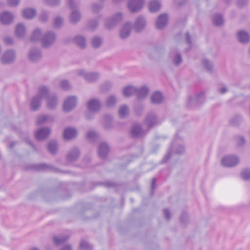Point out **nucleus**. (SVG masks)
I'll list each match as a JSON object with an SVG mask.
<instances>
[{"label": "nucleus", "instance_id": "obj_64", "mask_svg": "<svg viewBox=\"0 0 250 250\" xmlns=\"http://www.w3.org/2000/svg\"><path fill=\"white\" fill-rule=\"evenodd\" d=\"M28 143H29L30 145H31V146H32V144L31 143V142L29 141H28L27 142Z\"/></svg>", "mask_w": 250, "mask_h": 250}, {"label": "nucleus", "instance_id": "obj_1", "mask_svg": "<svg viewBox=\"0 0 250 250\" xmlns=\"http://www.w3.org/2000/svg\"><path fill=\"white\" fill-rule=\"evenodd\" d=\"M43 99H45L46 105L49 109H54L58 104V99L56 95L50 93L47 86L42 85L39 88L37 94L31 101L32 109H38L40 107L41 101Z\"/></svg>", "mask_w": 250, "mask_h": 250}, {"label": "nucleus", "instance_id": "obj_11", "mask_svg": "<svg viewBox=\"0 0 250 250\" xmlns=\"http://www.w3.org/2000/svg\"><path fill=\"white\" fill-rule=\"evenodd\" d=\"M132 28V25L130 22L126 21L124 23L120 28V37L123 39L128 38L131 34Z\"/></svg>", "mask_w": 250, "mask_h": 250}, {"label": "nucleus", "instance_id": "obj_56", "mask_svg": "<svg viewBox=\"0 0 250 250\" xmlns=\"http://www.w3.org/2000/svg\"><path fill=\"white\" fill-rule=\"evenodd\" d=\"M47 14L46 13H43L41 16V20H42V21H45L47 20Z\"/></svg>", "mask_w": 250, "mask_h": 250}, {"label": "nucleus", "instance_id": "obj_20", "mask_svg": "<svg viewBox=\"0 0 250 250\" xmlns=\"http://www.w3.org/2000/svg\"><path fill=\"white\" fill-rule=\"evenodd\" d=\"M161 7V2L160 0H151L148 3V9L151 12H157Z\"/></svg>", "mask_w": 250, "mask_h": 250}, {"label": "nucleus", "instance_id": "obj_5", "mask_svg": "<svg viewBox=\"0 0 250 250\" xmlns=\"http://www.w3.org/2000/svg\"><path fill=\"white\" fill-rule=\"evenodd\" d=\"M75 73L77 75L84 78L85 80L88 82H94L99 78L98 73L88 72L83 69L77 70Z\"/></svg>", "mask_w": 250, "mask_h": 250}, {"label": "nucleus", "instance_id": "obj_12", "mask_svg": "<svg viewBox=\"0 0 250 250\" xmlns=\"http://www.w3.org/2000/svg\"><path fill=\"white\" fill-rule=\"evenodd\" d=\"M27 57L28 60L31 62H38L42 58V54L41 50L37 47L31 48L29 50Z\"/></svg>", "mask_w": 250, "mask_h": 250}, {"label": "nucleus", "instance_id": "obj_30", "mask_svg": "<svg viewBox=\"0 0 250 250\" xmlns=\"http://www.w3.org/2000/svg\"><path fill=\"white\" fill-rule=\"evenodd\" d=\"M137 88L135 86L128 85L125 87L123 90V95L125 97H129L133 94H136Z\"/></svg>", "mask_w": 250, "mask_h": 250}, {"label": "nucleus", "instance_id": "obj_32", "mask_svg": "<svg viewBox=\"0 0 250 250\" xmlns=\"http://www.w3.org/2000/svg\"><path fill=\"white\" fill-rule=\"evenodd\" d=\"M237 37L239 41L243 43L247 42L250 40L249 34L244 31H239L237 34Z\"/></svg>", "mask_w": 250, "mask_h": 250}, {"label": "nucleus", "instance_id": "obj_40", "mask_svg": "<svg viewBox=\"0 0 250 250\" xmlns=\"http://www.w3.org/2000/svg\"><path fill=\"white\" fill-rule=\"evenodd\" d=\"M87 138L90 141H94L98 137V134L93 130L88 131L86 134Z\"/></svg>", "mask_w": 250, "mask_h": 250}, {"label": "nucleus", "instance_id": "obj_35", "mask_svg": "<svg viewBox=\"0 0 250 250\" xmlns=\"http://www.w3.org/2000/svg\"><path fill=\"white\" fill-rule=\"evenodd\" d=\"M68 238V236L67 235L64 236H55L53 237V242L56 245H60L63 242L67 240Z\"/></svg>", "mask_w": 250, "mask_h": 250}, {"label": "nucleus", "instance_id": "obj_39", "mask_svg": "<svg viewBox=\"0 0 250 250\" xmlns=\"http://www.w3.org/2000/svg\"><path fill=\"white\" fill-rule=\"evenodd\" d=\"M202 64L203 66L206 68V69L208 71H211L213 69V64L206 59H204L202 60Z\"/></svg>", "mask_w": 250, "mask_h": 250}, {"label": "nucleus", "instance_id": "obj_53", "mask_svg": "<svg viewBox=\"0 0 250 250\" xmlns=\"http://www.w3.org/2000/svg\"><path fill=\"white\" fill-rule=\"evenodd\" d=\"M98 24V20H95L90 22L89 26L91 28L94 29L97 26Z\"/></svg>", "mask_w": 250, "mask_h": 250}, {"label": "nucleus", "instance_id": "obj_25", "mask_svg": "<svg viewBox=\"0 0 250 250\" xmlns=\"http://www.w3.org/2000/svg\"><path fill=\"white\" fill-rule=\"evenodd\" d=\"M145 132L139 125H134L131 128V134L134 137H141L145 134Z\"/></svg>", "mask_w": 250, "mask_h": 250}, {"label": "nucleus", "instance_id": "obj_55", "mask_svg": "<svg viewBox=\"0 0 250 250\" xmlns=\"http://www.w3.org/2000/svg\"><path fill=\"white\" fill-rule=\"evenodd\" d=\"M163 211L165 217L167 219H169L170 217V213L169 211L167 209H164Z\"/></svg>", "mask_w": 250, "mask_h": 250}, {"label": "nucleus", "instance_id": "obj_7", "mask_svg": "<svg viewBox=\"0 0 250 250\" xmlns=\"http://www.w3.org/2000/svg\"><path fill=\"white\" fill-rule=\"evenodd\" d=\"M239 159L234 155H227L225 156L221 160L222 166L227 167H232L239 163Z\"/></svg>", "mask_w": 250, "mask_h": 250}, {"label": "nucleus", "instance_id": "obj_50", "mask_svg": "<svg viewBox=\"0 0 250 250\" xmlns=\"http://www.w3.org/2000/svg\"><path fill=\"white\" fill-rule=\"evenodd\" d=\"M68 7L71 9L75 8L78 6V3L75 2L73 0H68L67 1Z\"/></svg>", "mask_w": 250, "mask_h": 250}, {"label": "nucleus", "instance_id": "obj_59", "mask_svg": "<svg viewBox=\"0 0 250 250\" xmlns=\"http://www.w3.org/2000/svg\"><path fill=\"white\" fill-rule=\"evenodd\" d=\"M238 140L240 142V143L239 144L240 145L244 143V139L242 137H238Z\"/></svg>", "mask_w": 250, "mask_h": 250}, {"label": "nucleus", "instance_id": "obj_34", "mask_svg": "<svg viewBox=\"0 0 250 250\" xmlns=\"http://www.w3.org/2000/svg\"><path fill=\"white\" fill-rule=\"evenodd\" d=\"M74 42L81 48H84L86 46L85 40L82 36H76L74 39Z\"/></svg>", "mask_w": 250, "mask_h": 250}, {"label": "nucleus", "instance_id": "obj_31", "mask_svg": "<svg viewBox=\"0 0 250 250\" xmlns=\"http://www.w3.org/2000/svg\"><path fill=\"white\" fill-rule=\"evenodd\" d=\"M148 92V88L146 86H143L139 89L137 88L136 94L139 98H144L147 95Z\"/></svg>", "mask_w": 250, "mask_h": 250}, {"label": "nucleus", "instance_id": "obj_19", "mask_svg": "<svg viewBox=\"0 0 250 250\" xmlns=\"http://www.w3.org/2000/svg\"><path fill=\"white\" fill-rule=\"evenodd\" d=\"M168 16L166 14H162L160 15L156 21V26L158 29H162L164 27L167 23Z\"/></svg>", "mask_w": 250, "mask_h": 250}, {"label": "nucleus", "instance_id": "obj_17", "mask_svg": "<svg viewBox=\"0 0 250 250\" xmlns=\"http://www.w3.org/2000/svg\"><path fill=\"white\" fill-rule=\"evenodd\" d=\"M78 134V131L75 127H68L64 129L63 137L66 140H71L75 138Z\"/></svg>", "mask_w": 250, "mask_h": 250}, {"label": "nucleus", "instance_id": "obj_4", "mask_svg": "<svg viewBox=\"0 0 250 250\" xmlns=\"http://www.w3.org/2000/svg\"><path fill=\"white\" fill-rule=\"evenodd\" d=\"M146 0H128L127 9L131 13H138L144 7Z\"/></svg>", "mask_w": 250, "mask_h": 250}, {"label": "nucleus", "instance_id": "obj_29", "mask_svg": "<svg viewBox=\"0 0 250 250\" xmlns=\"http://www.w3.org/2000/svg\"><path fill=\"white\" fill-rule=\"evenodd\" d=\"M170 56L173 63L175 65H179L182 62L181 55L175 51H172L170 53Z\"/></svg>", "mask_w": 250, "mask_h": 250}, {"label": "nucleus", "instance_id": "obj_13", "mask_svg": "<svg viewBox=\"0 0 250 250\" xmlns=\"http://www.w3.org/2000/svg\"><path fill=\"white\" fill-rule=\"evenodd\" d=\"M180 142L179 140L174 141L172 145L171 150L167 153L163 159L164 162H167L170 158L171 151H174L175 153L178 154H181L185 151V147L182 144L178 143Z\"/></svg>", "mask_w": 250, "mask_h": 250}, {"label": "nucleus", "instance_id": "obj_38", "mask_svg": "<svg viewBox=\"0 0 250 250\" xmlns=\"http://www.w3.org/2000/svg\"><path fill=\"white\" fill-rule=\"evenodd\" d=\"M116 101V97L113 95H111L107 98L105 104L107 106L111 107L115 105Z\"/></svg>", "mask_w": 250, "mask_h": 250}, {"label": "nucleus", "instance_id": "obj_33", "mask_svg": "<svg viewBox=\"0 0 250 250\" xmlns=\"http://www.w3.org/2000/svg\"><path fill=\"white\" fill-rule=\"evenodd\" d=\"M81 18V15L80 12L75 10H73L69 17L70 21L71 22L75 23L79 21Z\"/></svg>", "mask_w": 250, "mask_h": 250}, {"label": "nucleus", "instance_id": "obj_16", "mask_svg": "<svg viewBox=\"0 0 250 250\" xmlns=\"http://www.w3.org/2000/svg\"><path fill=\"white\" fill-rule=\"evenodd\" d=\"M145 124L149 128L155 126L159 123V122L154 113H149L146 116Z\"/></svg>", "mask_w": 250, "mask_h": 250}, {"label": "nucleus", "instance_id": "obj_46", "mask_svg": "<svg viewBox=\"0 0 250 250\" xmlns=\"http://www.w3.org/2000/svg\"><path fill=\"white\" fill-rule=\"evenodd\" d=\"M241 176L245 180L250 179V169H246L243 170L241 172Z\"/></svg>", "mask_w": 250, "mask_h": 250}, {"label": "nucleus", "instance_id": "obj_54", "mask_svg": "<svg viewBox=\"0 0 250 250\" xmlns=\"http://www.w3.org/2000/svg\"><path fill=\"white\" fill-rule=\"evenodd\" d=\"M218 91L220 93L224 94L228 91V89L226 86L223 85L219 88Z\"/></svg>", "mask_w": 250, "mask_h": 250}, {"label": "nucleus", "instance_id": "obj_42", "mask_svg": "<svg viewBox=\"0 0 250 250\" xmlns=\"http://www.w3.org/2000/svg\"><path fill=\"white\" fill-rule=\"evenodd\" d=\"M104 127L106 129H109L112 126V118L110 116L106 115L104 117Z\"/></svg>", "mask_w": 250, "mask_h": 250}, {"label": "nucleus", "instance_id": "obj_48", "mask_svg": "<svg viewBox=\"0 0 250 250\" xmlns=\"http://www.w3.org/2000/svg\"><path fill=\"white\" fill-rule=\"evenodd\" d=\"M103 7L102 4H93L92 5V10L94 12L99 11Z\"/></svg>", "mask_w": 250, "mask_h": 250}, {"label": "nucleus", "instance_id": "obj_22", "mask_svg": "<svg viewBox=\"0 0 250 250\" xmlns=\"http://www.w3.org/2000/svg\"><path fill=\"white\" fill-rule=\"evenodd\" d=\"M16 36L19 38H22L26 34V28L22 23L18 24L15 27Z\"/></svg>", "mask_w": 250, "mask_h": 250}, {"label": "nucleus", "instance_id": "obj_14", "mask_svg": "<svg viewBox=\"0 0 250 250\" xmlns=\"http://www.w3.org/2000/svg\"><path fill=\"white\" fill-rule=\"evenodd\" d=\"M204 100V95L203 93H200L198 95L189 97L187 102V105L191 107L202 104Z\"/></svg>", "mask_w": 250, "mask_h": 250}, {"label": "nucleus", "instance_id": "obj_45", "mask_svg": "<svg viewBox=\"0 0 250 250\" xmlns=\"http://www.w3.org/2000/svg\"><path fill=\"white\" fill-rule=\"evenodd\" d=\"M63 24V19L60 17H56L54 21L53 25L56 27H59Z\"/></svg>", "mask_w": 250, "mask_h": 250}, {"label": "nucleus", "instance_id": "obj_52", "mask_svg": "<svg viewBox=\"0 0 250 250\" xmlns=\"http://www.w3.org/2000/svg\"><path fill=\"white\" fill-rule=\"evenodd\" d=\"M7 2L10 6H15L19 4L20 0H7Z\"/></svg>", "mask_w": 250, "mask_h": 250}, {"label": "nucleus", "instance_id": "obj_51", "mask_svg": "<svg viewBox=\"0 0 250 250\" xmlns=\"http://www.w3.org/2000/svg\"><path fill=\"white\" fill-rule=\"evenodd\" d=\"M4 42L7 45H11L14 43V40L10 37H6L4 39Z\"/></svg>", "mask_w": 250, "mask_h": 250}, {"label": "nucleus", "instance_id": "obj_9", "mask_svg": "<svg viewBox=\"0 0 250 250\" xmlns=\"http://www.w3.org/2000/svg\"><path fill=\"white\" fill-rule=\"evenodd\" d=\"M146 25V18L140 15L135 19L132 28L135 32H141L145 28Z\"/></svg>", "mask_w": 250, "mask_h": 250}, {"label": "nucleus", "instance_id": "obj_37", "mask_svg": "<svg viewBox=\"0 0 250 250\" xmlns=\"http://www.w3.org/2000/svg\"><path fill=\"white\" fill-rule=\"evenodd\" d=\"M129 113L128 107L125 105L121 106L119 109V115L120 117L123 118L127 116Z\"/></svg>", "mask_w": 250, "mask_h": 250}, {"label": "nucleus", "instance_id": "obj_43", "mask_svg": "<svg viewBox=\"0 0 250 250\" xmlns=\"http://www.w3.org/2000/svg\"><path fill=\"white\" fill-rule=\"evenodd\" d=\"M102 43V39L100 37H94L92 40V44L94 47H98Z\"/></svg>", "mask_w": 250, "mask_h": 250}, {"label": "nucleus", "instance_id": "obj_63", "mask_svg": "<svg viewBox=\"0 0 250 250\" xmlns=\"http://www.w3.org/2000/svg\"><path fill=\"white\" fill-rule=\"evenodd\" d=\"M31 250H39L37 248H32L31 249Z\"/></svg>", "mask_w": 250, "mask_h": 250}, {"label": "nucleus", "instance_id": "obj_8", "mask_svg": "<svg viewBox=\"0 0 250 250\" xmlns=\"http://www.w3.org/2000/svg\"><path fill=\"white\" fill-rule=\"evenodd\" d=\"M16 59V51L12 49H9L2 54L1 57V62L3 64H10L15 62Z\"/></svg>", "mask_w": 250, "mask_h": 250}, {"label": "nucleus", "instance_id": "obj_62", "mask_svg": "<svg viewBox=\"0 0 250 250\" xmlns=\"http://www.w3.org/2000/svg\"><path fill=\"white\" fill-rule=\"evenodd\" d=\"M44 167V165H41L39 166V167L38 168L39 169H43Z\"/></svg>", "mask_w": 250, "mask_h": 250}, {"label": "nucleus", "instance_id": "obj_27", "mask_svg": "<svg viewBox=\"0 0 250 250\" xmlns=\"http://www.w3.org/2000/svg\"><path fill=\"white\" fill-rule=\"evenodd\" d=\"M54 121V117L48 115H42L37 118V123L38 125L45 124L47 122H52Z\"/></svg>", "mask_w": 250, "mask_h": 250}, {"label": "nucleus", "instance_id": "obj_18", "mask_svg": "<svg viewBox=\"0 0 250 250\" xmlns=\"http://www.w3.org/2000/svg\"><path fill=\"white\" fill-rule=\"evenodd\" d=\"M51 130L49 128L43 127L38 130L35 132V137L38 140H42L46 138L49 134Z\"/></svg>", "mask_w": 250, "mask_h": 250}, {"label": "nucleus", "instance_id": "obj_23", "mask_svg": "<svg viewBox=\"0 0 250 250\" xmlns=\"http://www.w3.org/2000/svg\"><path fill=\"white\" fill-rule=\"evenodd\" d=\"M79 155L78 149L76 147L72 148L67 153V160L69 162L74 161L79 156Z\"/></svg>", "mask_w": 250, "mask_h": 250}, {"label": "nucleus", "instance_id": "obj_15", "mask_svg": "<svg viewBox=\"0 0 250 250\" xmlns=\"http://www.w3.org/2000/svg\"><path fill=\"white\" fill-rule=\"evenodd\" d=\"M14 15L7 11L2 12L0 14V21L5 25L11 23L14 21Z\"/></svg>", "mask_w": 250, "mask_h": 250}, {"label": "nucleus", "instance_id": "obj_24", "mask_svg": "<svg viewBox=\"0 0 250 250\" xmlns=\"http://www.w3.org/2000/svg\"><path fill=\"white\" fill-rule=\"evenodd\" d=\"M43 36L41 30L39 28H35L30 37V40L32 42H37L40 41L41 42L42 38Z\"/></svg>", "mask_w": 250, "mask_h": 250}, {"label": "nucleus", "instance_id": "obj_57", "mask_svg": "<svg viewBox=\"0 0 250 250\" xmlns=\"http://www.w3.org/2000/svg\"><path fill=\"white\" fill-rule=\"evenodd\" d=\"M186 40H187L188 43V44H189V45L191 44V41H190V37L188 35V33H187L186 34Z\"/></svg>", "mask_w": 250, "mask_h": 250}, {"label": "nucleus", "instance_id": "obj_44", "mask_svg": "<svg viewBox=\"0 0 250 250\" xmlns=\"http://www.w3.org/2000/svg\"><path fill=\"white\" fill-rule=\"evenodd\" d=\"M60 86L61 88L64 90H68L71 88V85L66 80H62L60 82Z\"/></svg>", "mask_w": 250, "mask_h": 250}, {"label": "nucleus", "instance_id": "obj_6", "mask_svg": "<svg viewBox=\"0 0 250 250\" xmlns=\"http://www.w3.org/2000/svg\"><path fill=\"white\" fill-rule=\"evenodd\" d=\"M56 36L54 32L48 31L43 35L41 40L42 46L44 48L50 46L54 42Z\"/></svg>", "mask_w": 250, "mask_h": 250}, {"label": "nucleus", "instance_id": "obj_36", "mask_svg": "<svg viewBox=\"0 0 250 250\" xmlns=\"http://www.w3.org/2000/svg\"><path fill=\"white\" fill-rule=\"evenodd\" d=\"M224 20L222 15L216 14L213 17V22L216 26L221 25L223 24Z\"/></svg>", "mask_w": 250, "mask_h": 250}, {"label": "nucleus", "instance_id": "obj_61", "mask_svg": "<svg viewBox=\"0 0 250 250\" xmlns=\"http://www.w3.org/2000/svg\"><path fill=\"white\" fill-rule=\"evenodd\" d=\"M125 0H112L113 2L115 4H119Z\"/></svg>", "mask_w": 250, "mask_h": 250}, {"label": "nucleus", "instance_id": "obj_21", "mask_svg": "<svg viewBox=\"0 0 250 250\" xmlns=\"http://www.w3.org/2000/svg\"><path fill=\"white\" fill-rule=\"evenodd\" d=\"M109 151L108 146L105 143L100 144L98 148V154L101 158L105 157Z\"/></svg>", "mask_w": 250, "mask_h": 250}, {"label": "nucleus", "instance_id": "obj_41", "mask_svg": "<svg viewBox=\"0 0 250 250\" xmlns=\"http://www.w3.org/2000/svg\"><path fill=\"white\" fill-rule=\"evenodd\" d=\"M48 150L52 153H55L57 150V145L55 141L50 142L47 146Z\"/></svg>", "mask_w": 250, "mask_h": 250}, {"label": "nucleus", "instance_id": "obj_47", "mask_svg": "<svg viewBox=\"0 0 250 250\" xmlns=\"http://www.w3.org/2000/svg\"><path fill=\"white\" fill-rule=\"evenodd\" d=\"M46 4L51 6H57L60 3V0H43Z\"/></svg>", "mask_w": 250, "mask_h": 250}, {"label": "nucleus", "instance_id": "obj_28", "mask_svg": "<svg viewBox=\"0 0 250 250\" xmlns=\"http://www.w3.org/2000/svg\"><path fill=\"white\" fill-rule=\"evenodd\" d=\"M36 15V11L34 8H27L22 11V16L27 19L33 18Z\"/></svg>", "mask_w": 250, "mask_h": 250}, {"label": "nucleus", "instance_id": "obj_60", "mask_svg": "<svg viewBox=\"0 0 250 250\" xmlns=\"http://www.w3.org/2000/svg\"><path fill=\"white\" fill-rule=\"evenodd\" d=\"M156 182V180L155 178H153L152 181V185H151V188L152 189H154L155 188V183Z\"/></svg>", "mask_w": 250, "mask_h": 250}, {"label": "nucleus", "instance_id": "obj_10", "mask_svg": "<svg viewBox=\"0 0 250 250\" xmlns=\"http://www.w3.org/2000/svg\"><path fill=\"white\" fill-rule=\"evenodd\" d=\"M77 99L76 96H71L67 97L64 101L63 110L69 112L73 109L77 105Z\"/></svg>", "mask_w": 250, "mask_h": 250}, {"label": "nucleus", "instance_id": "obj_58", "mask_svg": "<svg viewBox=\"0 0 250 250\" xmlns=\"http://www.w3.org/2000/svg\"><path fill=\"white\" fill-rule=\"evenodd\" d=\"M61 250H72V248L69 245L64 246Z\"/></svg>", "mask_w": 250, "mask_h": 250}, {"label": "nucleus", "instance_id": "obj_3", "mask_svg": "<svg viewBox=\"0 0 250 250\" xmlns=\"http://www.w3.org/2000/svg\"><path fill=\"white\" fill-rule=\"evenodd\" d=\"M123 14L120 12L114 14L106 20L104 23L105 26L109 29H113L123 20Z\"/></svg>", "mask_w": 250, "mask_h": 250}, {"label": "nucleus", "instance_id": "obj_26", "mask_svg": "<svg viewBox=\"0 0 250 250\" xmlns=\"http://www.w3.org/2000/svg\"><path fill=\"white\" fill-rule=\"evenodd\" d=\"M150 99L152 104H159L163 101V96L161 92L156 91L151 94Z\"/></svg>", "mask_w": 250, "mask_h": 250}, {"label": "nucleus", "instance_id": "obj_49", "mask_svg": "<svg viewBox=\"0 0 250 250\" xmlns=\"http://www.w3.org/2000/svg\"><path fill=\"white\" fill-rule=\"evenodd\" d=\"M80 249L83 250H85L86 249H90V246L89 244L84 240H82L80 243Z\"/></svg>", "mask_w": 250, "mask_h": 250}, {"label": "nucleus", "instance_id": "obj_2", "mask_svg": "<svg viewBox=\"0 0 250 250\" xmlns=\"http://www.w3.org/2000/svg\"><path fill=\"white\" fill-rule=\"evenodd\" d=\"M88 111L85 113V116L87 119L90 120L94 117V114L98 112L101 107L100 101L96 98L89 100L86 103Z\"/></svg>", "mask_w": 250, "mask_h": 250}]
</instances>
